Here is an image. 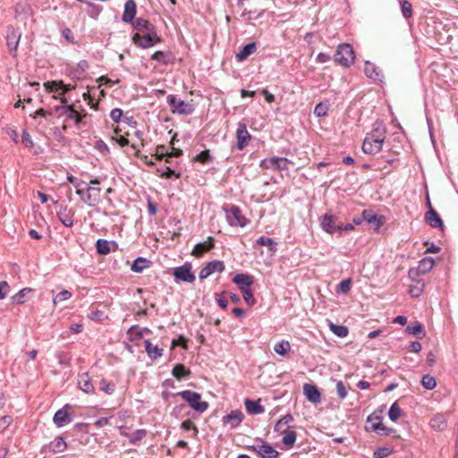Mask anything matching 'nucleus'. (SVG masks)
I'll return each instance as SVG.
<instances>
[{
  "instance_id": "f257e3e1",
  "label": "nucleus",
  "mask_w": 458,
  "mask_h": 458,
  "mask_svg": "<svg viewBox=\"0 0 458 458\" xmlns=\"http://www.w3.org/2000/svg\"><path fill=\"white\" fill-rule=\"evenodd\" d=\"M133 29L138 32L132 36V42L140 48L151 47L162 41L157 35L156 27L148 20L137 18L132 22Z\"/></svg>"
},
{
  "instance_id": "f03ea898",
  "label": "nucleus",
  "mask_w": 458,
  "mask_h": 458,
  "mask_svg": "<svg viewBox=\"0 0 458 458\" xmlns=\"http://www.w3.org/2000/svg\"><path fill=\"white\" fill-rule=\"evenodd\" d=\"M176 395L181 396L193 410L199 413L204 412L208 408V403L201 401V395L197 392L184 390L177 393Z\"/></svg>"
},
{
  "instance_id": "7ed1b4c3",
  "label": "nucleus",
  "mask_w": 458,
  "mask_h": 458,
  "mask_svg": "<svg viewBox=\"0 0 458 458\" xmlns=\"http://www.w3.org/2000/svg\"><path fill=\"white\" fill-rule=\"evenodd\" d=\"M355 55L350 44L344 43L338 46L335 55V63L344 67H349L354 63Z\"/></svg>"
},
{
  "instance_id": "20e7f679",
  "label": "nucleus",
  "mask_w": 458,
  "mask_h": 458,
  "mask_svg": "<svg viewBox=\"0 0 458 458\" xmlns=\"http://www.w3.org/2000/svg\"><path fill=\"white\" fill-rule=\"evenodd\" d=\"M60 100L64 106H56V113H58L60 116H64L65 120H72L74 124L79 126L82 121V115L73 108V106L67 105L68 100L66 98H61Z\"/></svg>"
},
{
  "instance_id": "39448f33",
  "label": "nucleus",
  "mask_w": 458,
  "mask_h": 458,
  "mask_svg": "<svg viewBox=\"0 0 458 458\" xmlns=\"http://www.w3.org/2000/svg\"><path fill=\"white\" fill-rule=\"evenodd\" d=\"M226 214V220L231 226L243 227L246 225L248 220L242 215L239 207L232 205L229 208H224Z\"/></svg>"
},
{
  "instance_id": "423d86ee",
  "label": "nucleus",
  "mask_w": 458,
  "mask_h": 458,
  "mask_svg": "<svg viewBox=\"0 0 458 458\" xmlns=\"http://www.w3.org/2000/svg\"><path fill=\"white\" fill-rule=\"evenodd\" d=\"M368 430L376 432L380 436H389L393 429L386 427L382 423V417L377 412H373L367 419Z\"/></svg>"
},
{
  "instance_id": "0eeeda50",
  "label": "nucleus",
  "mask_w": 458,
  "mask_h": 458,
  "mask_svg": "<svg viewBox=\"0 0 458 458\" xmlns=\"http://www.w3.org/2000/svg\"><path fill=\"white\" fill-rule=\"evenodd\" d=\"M167 103L173 113L179 114H191L194 108L193 106L184 100L178 98L174 95H169L167 97Z\"/></svg>"
},
{
  "instance_id": "6e6552de",
  "label": "nucleus",
  "mask_w": 458,
  "mask_h": 458,
  "mask_svg": "<svg viewBox=\"0 0 458 458\" xmlns=\"http://www.w3.org/2000/svg\"><path fill=\"white\" fill-rule=\"evenodd\" d=\"M191 268L192 267L191 263H184L182 266L174 267L173 272L174 281L176 283H193L196 279V276Z\"/></svg>"
},
{
  "instance_id": "1a4fd4ad",
  "label": "nucleus",
  "mask_w": 458,
  "mask_h": 458,
  "mask_svg": "<svg viewBox=\"0 0 458 458\" xmlns=\"http://www.w3.org/2000/svg\"><path fill=\"white\" fill-rule=\"evenodd\" d=\"M320 226L325 232L330 234L336 232H339V233L342 234L343 232V225L338 223L337 217L330 213L325 214L320 218Z\"/></svg>"
},
{
  "instance_id": "9d476101",
  "label": "nucleus",
  "mask_w": 458,
  "mask_h": 458,
  "mask_svg": "<svg viewBox=\"0 0 458 458\" xmlns=\"http://www.w3.org/2000/svg\"><path fill=\"white\" fill-rule=\"evenodd\" d=\"M293 162L285 157H274L261 161L260 166L265 169L287 170Z\"/></svg>"
},
{
  "instance_id": "9b49d317",
  "label": "nucleus",
  "mask_w": 458,
  "mask_h": 458,
  "mask_svg": "<svg viewBox=\"0 0 458 458\" xmlns=\"http://www.w3.org/2000/svg\"><path fill=\"white\" fill-rule=\"evenodd\" d=\"M249 449L257 453L262 458H277L279 456L278 451H276L272 445L263 442L259 445H251Z\"/></svg>"
},
{
  "instance_id": "f8f14e48",
  "label": "nucleus",
  "mask_w": 458,
  "mask_h": 458,
  "mask_svg": "<svg viewBox=\"0 0 458 458\" xmlns=\"http://www.w3.org/2000/svg\"><path fill=\"white\" fill-rule=\"evenodd\" d=\"M237 148L242 150L246 148L251 139L250 132L247 130V125L244 123H239L236 130Z\"/></svg>"
},
{
  "instance_id": "ddd939ff",
  "label": "nucleus",
  "mask_w": 458,
  "mask_h": 458,
  "mask_svg": "<svg viewBox=\"0 0 458 458\" xmlns=\"http://www.w3.org/2000/svg\"><path fill=\"white\" fill-rule=\"evenodd\" d=\"M225 264L220 260H213L208 262L199 272V278L205 279L215 272H223L225 270Z\"/></svg>"
},
{
  "instance_id": "4468645a",
  "label": "nucleus",
  "mask_w": 458,
  "mask_h": 458,
  "mask_svg": "<svg viewBox=\"0 0 458 458\" xmlns=\"http://www.w3.org/2000/svg\"><path fill=\"white\" fill-rule=\"evenodd\" d=\"M44 87L49 92H57L59 89H62V92L60 93V98H64V95L65 93L75 89L74 85L64 84L63 81H47L44 83Z\"/></svg>"
},
{
  "instance_id": "2eb2a0df",
  "label": "nucleus",
  "mask_w": 458,
  "mask_h": 458,
  "mask_svg": "<svg viewBox=\"0 0 458 458\" xmlns=\"http://www.w3.org/2000/svg\"><path fill=\"white\" fill-rule=\"evenodd\" d=\"M101 189L98 187L89 186L86 189L85 197L82 200L89 207H95L100 202Z\"/></svg>"
},
{
  "instance_id": "dca6fc26",
  "label": "nucleus",
  "mask_w": 458,
  "mask_h": 458,
  "mask_svg": "<svg viewBox=\"0 0 458 458\" xmlns=\"http://www.w3.org/2000/svg\"><path fill=\"white\" fill-rule=\"evenodd\" d=\"M69 409L70 406L66 404L55 413L53 421L58 428L64 427L72 421V417L68 411Z\"/></svg>"
},
{
  "instance_id": "f3484780",
  "label": "nucleus",
  "mask_w": 458,
  "mask_h": 458,
  "mask_svg": "<svg viewBox=\"0 0 458 458\" xmlns=\"http://www.w3.org/2000/svg\"><path fill=\"white\" fill-rule=\"evenodd\" d=\"M244 418V414L240 410L232 411L229 414L224 416L223 423L229 426L230 428L238 427Z\"/></svg>"
},
{
  "instance_id": "a211bd4d",
  "label": "nucleus",
  "mask_w": 458,
  "mask_h": 458,
  "mask_svg": "<svg viewBox=\"0 0 458 458\" xmlns=\"http://www.w3.org/2000/svg\"><path fill=\"white\" fill-rule=\"evenodd\" d=\"M137 6L134 0H128L124 4V11L122 16V20L126 23H132L136 15Z\"/></svg>"
},
{
  "instance_id": "6ab92c4d",
  "label": "nucleus",
  "mask_w": 458,
  "mask_h": 458,
  "mask_svg": "<svg viewBox=\"0 0 458 458\" xmlns=\"http://www.w3.org/2000/svg\"><path fill=\"white\" fill-rule=\"evenodd\" d=\"M362 219L372 225L375 230L379 229L384 224V217L374 214L371 210H363Z\"/></svg>"
},
{
  "instance_id": "aec40b11",
  "label": "nucleus",
  "mask_w": 458,
  "mask_h": 458,
  "mask_svg": "<svg viewBox=\"0 0 458 458\" xmlns=\"http://www.w3.org/2000/svg\"><path fill=\"white\" fill-rule=\"evenodd\" d=\"M233 282L238 285L241 292H243L253 284V279L250 275L241 273L233 276Z\"/></svg>"
},
{
  "instance_id": "412c9836",
  "label": "nucleus",
  "mask_w": 458,
  "mask_h": 458,
  "mask_svg": "<svg viewBox=\"0 0 458 458\" xmlns=\"http://www.w3.org/2000/svg\"><path fill=\"white\" fill-rule=\"evenodd\" d=\"M303 393L306 398L312 403H318L321 400V394L318 389L313 385L305 384L303 386Z\"/></svg>"
},
{
  "instance_id": "4be33fe9",
  "label": "nucleus",
  "mask_w": 458,
  "mask_h": 458,
  "mask_svg": "<svg viewBox=\"0 0 458 458\" xmlns=\"http://www.w3.org/2000/svg\"><path fill=\"white\" fill-rule=\"evenodd\" d=\"M78 386L81 391L88 394L95 393V387L88 373H82L79 376Z\"/></svg>"
},
{
  "instance_id": "5701e85b",
  "label": "nucleus",
  "mask_w": 458,
  "mask_h": 458,
  "mask_svg": "<svg viewBox=\"0 0 458 458\" xmlns=\"http://www.w3.org/2000/svg\"><path fill=\"white\" fill-rule=\"evenodd\" d=\"M214 247V239L212 237H208V241L203 242L197 243L193 250L192 255L195 257H201L205 252L208 251Z\"/></svg>"
},
{
  "instance_id": "b1692460",
  "label": "nucleus",
  "mask_w": 458,
  "mask_h": 458,
  "mask_svg": "<svg viewBox=\"0 0 458 458\" xmlns=\"http://www.w3.org/2000/svg\"><path fill=\"white\" fill-rule=\"evenodd\" d=\"M383 147V143L379 142L378 140H364L362 144V150L366 154L375 155L378 153Z\"/></svg>"
},
{
  "instance_id": "393cba45",
  "label": "nucleus",
  "mask_w": 458,
  "mask_h": 458,
  "mask_svg": "<svg viewBox=\"0 0 458 458\" xmlns=\"http://www.w3.org/2000/svg\"><path fill=\"white\" fill-rule=\"evenodd\" d=\"M430 427L437 431H443L447 427V417L445 414L437 413L430 420Z\"/></svg>"
},
{
  "instance_id": "a878e982",
  "label": "nucleus",
  "mask_w": 458,
  "mask_h": 458,
  "mask_svg": "<svg viewBox=\"0 0 458 458\" xmlns=\"http://www.w3.org/2000/svg\"><path fill=\"white\" fill-rule=\"evenodd\" d=\"M60 222L66 227H72L73 225V216L74 211L68 209L66 207L61 209L57 213Z\"/></svg>"
},
{
  "instance_id": "bb28decb",
  "label": "nucleus",
  "mask_w": 458,
  "mask_h": 458,
  "mask_svg": "<svg viewBox=\"0 0 458 458\" xmlns=\"http://www.w3.org/2000/svg\"><path fill=\"white\" fill-rule=\"evenodd\" d=\"M144 348L148 356L153 360L163 355V349L159 348L157 345H153L149 340L144 341Z\"/></svg>"
},
{
  "instance_id": "cd10ccee",
  "label": "nucleus",
  "mask_w": 458,
  "mask_h": 458,
  "mask_svg": "<svg viewBox=\"0 0 458 458\" xmlns=\"http://www.w3.org/2000/svg\"><path fill=\"white\" fill-rule=\"evenodd\" d=\"M425 218L427 222L430 225V226L433 228L443 226L442 219L432 207H430V209L426 212Z\"/></svg>"
},
{
  "instance_id": "c85d7f7f",
  "label": "nucleus",
  "mask_w": 458,
  "mask_h": 458,
  "mask_svg": "<svg viewBox=\"0 0 458 458\" xmlns=\"http://www.w3.org/2000/svg\"><path fill=\"white\" fill-rule=\"evenodd\" d=\"M20 38H21V33L14 30H12L8 33L7 38H6V41H7L6 43H7V47H8L10 52H16L18 46H19Z\"/></svg>"
},
{
  "instance_id": "c756f323",
  "label": "nucleus",
  "mask_w": 458,
  "mask_h": 458,
  "mask_svg": "<svg viewBox=\"0 0 458 458\" xmlns=\"http://www.w3.org/2000/svg\"><path fill=\"white\" fill-rule=\"evenodd\" d=\"M386 139V129L381 126L377 125L369 133L367 134L366 138L364 140H378L379 142L384 144Z\"/></svg>"
},
{
  "instance_id": "7c9ffc66",
  "label": "nucleus",
  "mask_w": 458,
  "mask_h": 458,
  "mask_svg": "<svg viewBox=\"0 0 458 458\" xmlns=\"http://www.w3.org/2000/svg\"><path fill=\"white\" fill-rule=\"evenodd\" d=\"M151 59L162 64L167 65L174 62V56L169 52L157 51L151 55Z\"/></svg>"
},
{
  "instance_id": "2f4dec72",
  "label": "nucleus",
  "mask_w": 458,
  "mask_h": 458,
  "mask_svg": "<svg viewBox=\"0 0 458 458\" xmlns=\"http://www.w3.org/2000/svg\"><path fill=\"white\" fill-rule=\"evenodd\" d=\"M256 43L251 42L247 45H245L242 49L236 55V59L239 62H242L245 59L248 58L251 54H253L256 51Z\"/></svg>"
},
{
  "instance_id": "473e14b6",
  "label": "nucleus",
  "mask_w": 458,
  "mask_h": 458,
  "mask_svg": "<svg viewBox=\"0 0 458 458\" xmlns=\"http://www.w3.org/2000/svg\"><path fill=\"white\" fill-rule=\"evenodd\" d=\"M67 447V444L62 437H56L49 444V449L55 454L63 453Z\"/></svg>"
},
{
  "instance_id": "72a5a7b5",
  "label": "nucleus",
  "mask_w": 458,
  "mask_h": 458,
  "mask_svg": "<svg viewBox=\"0 0 458 458\" xmlns=\"http://www.w3.org/2000/svg\"><path fill=\"white\" fill-rule=\"evenodd\" d=\"M245 407L250 414H260L265 411V409L260 405L259 401L246 400Z\"/></svg>"
},
{
  "instance_id": "f704fd0d",
  "label": "nucleus",
  "mask_w": 458,
  "mask_h": 458,
  "mask_svg": "<svg viewBox=\"0 0 458 458\" xmlns=\"http://www.w3.org/2000/svg\"><path fill=\"white\" fill-rule=\"evenodd\" d=\"M150 264H151V262L148 259L140 257L134 260L133 264L131 267V269L133 272L140 273L145 268L148 267L150 266Z\"/></svg>"
},
{
  "instance_id": "c9c22d12",
  "label": "nucleus",
  "mask_w": 458,
  "mask_h": 458,
  "mask_svg": "<svg viewBox=\"0 0 458 458\" xmlns=\"http://www.w3.org/2000/svg\"><path fill=\"white\" fill-rule=\"evenodd\" d=\"M435 264V260L430 257L423 258L420 262L418 266V271L422 274H426L429 272Z\"/></svg>"
},
{
  "instance_id": "e433bc0d",
  "label": "nucleus",
  "mask_w": 458,
  "mask_h": 458,
  "mask_svg": "<svg viewBox=\"0 0 458 458\" xmlns=\"http://www.w3.org/2000/svg\"><path fill=\"white\" fill-rule=\"evenodd\" d=\"M290 343L284 340L276 343L274 346V351L281 356H285L290 352Z\"/></svg>"
},
{
  "instance_id": "4c0bfd02",
  "label": "nucleus",
  "mask_w": 458,
  "mask_h": 458,
  "mask_svg": "<svg viewBox=\"0 0 458 458\" xmlns=\"http://www.w3.org/2000/svg\"><path fill=\"white\" fill-rule=\"evenodd\" d=\"M190 373L191 371L183 364H176L172 370V375L178 380L190 375Z\"/></svg>"
},
{
  "instance_id": "58836bf2",
  "label": "nucleus",
  "mask_w": 458,
  "mask_h": 458,
  "mask_svg": "<svg viewBox=\"0 0 458 458\" xmlns=\"http://www.w3.org/2000/svg\"><path fill=\"white\" fill-rule=\"evenodd\" d=\"M257 244L261 246H267L269 250L275 252L276 251V242L269 237L261 236L257 240Z\"/></svg>"
},
{
  "instance_id": "ea45409f",
  "label": "nucleus",
  "mask_w": 458,
  "mask_h": 458,
  "mask_svg": "<svg viewBox=\"0 0 458 458\" xmlns=\"http://www.w3.org/2000/svg\"><path fill=\"white\" fill-rule=\"evenodd\" d=\"M424 289V283L418 280L415 281L412 285H411L409 293L413 298H417L420 296Z\"/></svg>"
},
{
  "instance_id": "a19ab883",
  "label": "nucleus",
  "mask_w": 458,
  "mask_h": 458,
  "mask_svg": "<svg viewBox=\"0 0 458 458\" xmlns=\"http://www.w3.org/2000/svg\"><path fill=\"white\" fill-rule=\"evenodd\" d=\"M401 414H402V410H401L400 406L398 405V403L396 402H394L391 405L389 411H388L389 419L392 421L395 422L401 417Z\"/></svg>"
},
{
  "instance_id": "79ce46f5",
  "label": "nucleus",
  "mask_w": 458,
  "mask_h": 458,
  "mask_svg": "<svg viewBox=\"0 0 458 458\" xmlns=\"http://www.w3.org/2000/svg\"><path fill=\"white\" fill-rule=\"evenodd\" d=\"M97 251L99 254L106 255L110 252L109 242L106 240L98 239L96 242Z\"/></svg>"
},
{
  "instance_id": "37998d69",
  "label": "nucleus",
  "mask_w": 458,
  "mask_h": 458,
  "mask_svg": "<svg viewBox=\"0 0 458 458\" xmlns=\"http://www.w3.org/2000/svg\"><path fill=\"white\" fill-rule=\"evenodd\" d=\"M99 389L107 394H112L114 392L115 385L105 378H102L99 383Z\"/></svg>"
},
{
  "instance_id": "c03bdc74",
  "label": "nucleus",
  "mask_w": 458,
  "mask_h": 458,
  "mask_svg": "<svg viewBox=\"0 0 458 458\" xmlns=\"http://www.w3.org/2000/svg\"><path fill=\"white\" fill-rule=\"evenodd\" d=\"M283 435H284L283 439H282L283 444L288 447H292L296 441V432L293 431V430H291V431L288 430L287 432H285Z\"/></svg>"
},
{
  "instance_id": "a18cd8bd",
  "label": "nucleus",
  "mask_w": 458,
  "mask_h": 458,
  "mask_svg": "<svg viewBox=\"0 0 458 458\" xmlns=\"http://www.w3.org/2000/svg\"><path fill=\"white\" fill-rule=\"evenodd\" d=\"M421 385L423 386L424 388L428 390H432L437 386V380L434 377L428 374L424 375L421 379Z\"/></svg>"
},
{
  "instance_id": "49530a36",
  "label": "nucleus",
  "mask_w": 458,
  "mask_h": 458,
  "mask_svg": "<svg viewBox=\"0 0 458 458\" xmlns=\"http://www.w3.org/2000/svg\"><path fill=\"white\" fill-rule=\"evenodd\" d=\"M364 72L366 75L373 80L377 79L378 72H377V67L370 62H366L364 66Z\"/></svg>"
},
{
  "instance_id": "de8ad7c7",
  "label": "nucleus",
  "mask_w": 458,
  "mask_h": 458,
  "mask_svg": "<svg viewBox=\"0 0 458 458\" xmlns=\"http://www.w3.org/2000/svg\"><path fill=\"white\" fill-rule=\"evenodd\" d=\"M331 331L339 337H345L348 335V328L342 325L330 323Z\"/></svg>"
},
{
  "instance_id": "09e8293b",
  "label": "nucleus",
  "mask_w": 458,
  "mask_h": 458,
  "mask_svg": "<svg viewBox=\"0 0 458 458\" xmlns=\"http://www.w3.org/2000/svg\"><path fill=\"white\" fill-rule=\"evenodd\" d=\"M30 288H23L18 293L12 297L13 302L15 304H22L25 301L27 293H30Z\"/></svg>"
},
{
  "instance_id": "8fccbe9b",
  "label": "nucleus",
  "mask_w": 458,
  "mask_h": 458,
  "mask_svg": "<svg viewBox=\"0 0 458 458\" xmlns=\"http://www.w3.org/2000/svg\"><path fill=\"white\" fill-rule=\"evenodd\" d=\"M147 436L146 429H137L130 437V442L133 445L141 441Z\"/></svg>"
},
{
  "instance_id": "3c124183",
  "label": "nucleus",
  "mask_w": 458,
  "mask_h": 458,
  "mask_svg": "<svg viewBox=\"0 0 458 458\" xmlns=\"http://www.w3.org/2000/svg\"><path fill=\"white\" fill-rule=\"evenodd\" d=\"M352 279L347 278L340 282L337 285V293H347L351 290Z\"/></svg>"
},
{
  "instance_id": "603ef678",
  "label": "nucleus",
  "mask_w": 458,
  "mask_h": 458,
  "mask_svg": "<svg viewBox=\"0 0 458 458\" xmlns=\"http://www.w3.org/2000/svg\"><path fill=\"white\" fill-rule=\"evenodd\" d=\"M401 11L404 18H410L412 16V5L409 1L401 2Z\"/></svg>"
},
{
  "instance_id": "864d4df0",
  "label": "nucleus",
  "mask_w": 458,
  "mask_h": 458,
  "mask_svg": "<svg viewBox=\"0 0 458 458\" xmlns=\"http://www.w3.org/2000/svg\"><path fill=\"white\" fill-rule=\"evenodd\" d=\"M406 331L411 335H418L423 331V327L419 322L411 323L406 327Z\"/></svg>"
},
{
  "instance_id": "5fc2aeb1",
  "label": "nucleus",
  "mask_w": 458,
  "mask_h": 458,
  "mask_svg": "<svg viewBox=\"0 0 458 458\" xmlns=\"http://www.w3.org/2000/svg\"><path fill=\"white\" fill-rule=\"evenodd\" d=\"M193 160L196 162H199L201 164H206L211 160V156L208 150H204L199 154L196 155Z\"/></svg>"
},
{
  "instance_id": "6e6d98bb",
  "label": "nucleus",
  "mask_w": 458,
  "mask_h": 458,
  "mask_svg": "<svg viewBox=\"0 0 458 458\" xmlns=\"http://www.w3.org/2000/svg\"><path fill=\"white\" fill-rule=\"evenodd\" d=\"M328 112V106L324 103H318L314 109V114L318 117H323L326 116Z\"/></svg>"
},
{
  "instance_id": "4d7b16f0",
  "label": "nucleus",
  "mask_w": 458,
  "mask_h": 458,
  "mask_svg": "<svg viewBox=\"0 0 458 458\" xmlns=\"http://www.w3.org/2000/svg\"><path fill=\"white\" fill-rule=\"evenodd\" d=\"M155 156H156L157 159H160V160L163 159L164 157H165V162H169V158H168L169 153L165 149V146H158L156 149Z\"/></svg>"
},
{
  "instance_id": "13d9d810",
  "label": "nucleus",
  "mask_w": 458,
  "mask_h": 458,
  "mask_svg": "<svg viewBox=\"0 0 458 458\" xmlns=\"http://www.w3.org/2000/svg\"><path fill=\"white\" fill-rule=\"evenodd\" d=\"M72 297V293L67 290L61 291L53 300L54 303L61 302L63 301L69 300Z\"/></svg>"
},
{
  "instance_id": "bf43d9fd",
  "label": "nucleus",
  "mask_w": 458,
  "mask_h": 458,
  "mask_svg": "<svg viewBox=\"0 0 458 458\" xmlns=\"http://www.w3.org/2000/svg\"><path fill=\"white\" fill-rule=\"evenodd\" d=\"M392 453V449L389 447H380L374 452L375 458H386Z\"/></svg>"
},
{
  "instance_id": "052dcab7",
  "label": "nucleus",
  "mask_w": 458,
  "mask_h": 458,
  "mask_svg": "<svg viewBox=\"0 0 458 458\" xmlns=\"http://www.w3.org/2000/svg\"><path fill=\"white\" fill-rule=\"evenodd\" d=\"M242 293L243 294V299L246 301V303L250 306H253L256 302V300H255L254 295L251 293V291L250 289H248Z\"/></svg>"
},
{
  "instance_id": "680f3d73",
  "label": "nucleus",
  "mask_w": 458,
  "mask_h": 458,
  "mask_svg": "<svg viewBox=\"0 0 458 458\" xmlns=\"http://www.w3.org/2000/svg\"><path fill=\"white\" fill-rule=\"evenodd\" d=\"M336 392L340 399H344L347 396L346 387L342 381L336 383Z\"/></svg>"
},
{
  "instance_id": "e2e57ef3",
  "label": "nucleus",
  "mask_w": 458,
  "mask_h": 458,
  "mask_svg": "<svg viewBox=\"0 0 458 458\" xmlns=\"http://www.w3.org/2000/svg\"><path fill=\"white\" fill-rule=\"evenodd\" d=\"M21 141L25 145V147L30 148H32L34 145L33 140H32L30 135L29 134V132L27 131V130H24L22 131Z\"/></svg>"
},
{
  "instance_id": "0e129e2a",
  "label": "nucleus",
  "mask_w": 458,
  "mask_h": 458,
  "mask_svg": "<svg viewBox=\"0 0 458 458\" xmlns=\"http://www.w3.org/2000/svg\"><path fill=\"white\" fill-rule=\"evenodd\" d=\"M157 173H159V175L161 177L165 178H171L173 175H175L176 177H179V174H175V171L171 169L170 167L166 166L165 171H161L160 169H157Z\"/></svg>"
},
{
  "instance_id": "69168bd1",
  "label": "nucleus",
  "mask_w": 458,
  "mask_h": 458,
  "mask_svg": "<svg viewBox=\"0 0 458 458\" xmlns=\"http://www.w3.org/2000/svg\"><path fill=\"white\" fill-rule=\"evenodd\" d=\"M10 286L6 281L0 282V300L5 298L9 293Z\"/></svg>"
},
{
  "instance_id": "338daca9",
  "label": "nucleus",
  "mask_w": 458,
  "mask_h": 458,
  "mask_svg": "<svg viewBox=\"0 0 458 458\" xmlns=\"http://www.w3.org/2000/svg\"><path fill=\"white\" fill-rule=\"evenodd\" d=\"M123 115V111L120 108H114L110 113V117L114 123H119Z\"/></svg>"
},
{
  "instance_id": "774afa93",
  "label": "nucleus",
  "mask_w": 458,
  "mask_h": 458,
  "mask_svg": "<svg viewBox=\"0 0 458 458\" xmlns=\"http://www.w3.org/2000/svg\"><path fill=\"white\" fill-rule=\"evenodd\" d=\"M181 428L184 430H194L195 431V434L198 433V428L197 427L194 425V423L192 421H191L190 420H184L182 422V425H181Z\"/></svg>"
}]
</instances>
